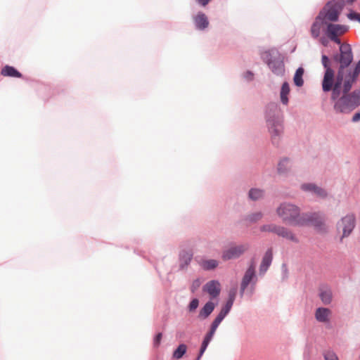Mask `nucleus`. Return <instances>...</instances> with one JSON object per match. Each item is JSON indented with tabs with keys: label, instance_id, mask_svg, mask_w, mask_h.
I'll list each match as a JSON object with an SVG mask.
<instances>
[{
	"label": "nucleus",
	"instance_id": "obj_48",
	"mask_svg": "<svg viewBox=\"0 0 360 360\" xmlns=\"http://www.w3.org/2000/svg\"><path fill=\"white\" fill-rule=\"evenodd\" d=\"M360 120V112H356L352 117V121L356 122Z\"/></svg>",
	"mask_w": 360,
	"mask_h": 360
},
{
	"label": "nucleus",
	"instance_id": "obj_41",
	"mask_svg": "<svg viewBox=\"0 0 360 360\" xmlns=\"http://www.w3.org/2000/svg\"><path fill=\"white\" fill-rule=\"evenodd\" d=\"M281 271H282V279L285 280L288 277V269L286 264L283 263L281 266Z\"/></svg>",
	"mask_w": 360,
	"mask_h": 360
},
{
	"label": "nucleus",
	"instance_id": "obj_10",
	"mask_svg": "<svg viewBox=\"0 0 360 360\" xmlns=\"http://www.w3.org/2000/svg\"><path fill=\"white\" fill-rule=\"evenodd\" d=\"M273 261V250L271 248H268L264 252L262 262L259 267V275L263 276L269 269Z\"/></svg>",
	"mask_w": 360,
	"mask_h": 360
},
{
	"label": "nucleus",
	"instance_id": "obj_14",
	"mask_svg": "<svg viewBox=\"0 0 360 360\" xmlns=\"http://www.w3.org/2000/svg\"><path fill=\"white\" fill-rule=\"evenodd\" d=\"M334 83V71L333 69L326 70L322 81V89L325 92L331 91L333 87Z\"/></svg>",
	"mask_w": 360,
	"mask_h": 360
},
{
	"label": "nucleus",
	"instance_id": "obj_20",
	"mask_svg": "<svg viewBox=\"0 0 360 360\" xmlns=\"http://www.w3.org/2000/svg\"><path fill=\"white\" fill-rule=\"evenodd\" d=\"M276 235L294 243H299V240L295 235L285 226H279Z\"/></svg>",
	"mask_w": 360,
	"mask_h": 360
},
{
	"label": "nucleus",
	"instance_id": "obj_24",
	"mask_svg": "<svg viewBox=\"0 0 360 360\" xmlns=\"http://www.w3.org/2000/svg\"><path fill=\"white\" fill-rule=\"evenodd\" d=\"M343 76L338 75L337 81L335 82L333 87H332L331 98L333 101H338L340 97V86L342 81Z\"/></svg>",
	"mask_w": 360,
	"mask_h": 360
},
{
	"label": "nucleus",
	"instance_id": "obj_31",
	"mask_svg": "<svg viewBox=\"0 0 360 360\" xmlns=\"http://www.w3.org/2000/svg\"><path fill=\"white\" fill-rule=\"evenodd\" d=\"M290 93V86L288 82H284L281 86L280 96L283 104L287 105L288 103V95Z\"/></svg>",
	"mask_w": 360,
	"mask_h": 360
},
{
	"label": "nucleus",
	"instance_id": "obj_47",
	"mask_svg": "<svg viewBox=\"0 0 360 360\" xmlns=\"http://www.w3.org/2000/svg\"><path fill=\"white\" fill-rule=\"evenodd\" d=\"M248 287L245 286L244 284L243 283H240V290H239V292H240V297H243L245 292V290L248 289Z\"/></svg>",
	"mask_w": 360,
	"mask_h": 360
},
{
	"label": "nucleus",
	"instance_id": "obj_15",
	"mask_svg": "<svg viewBox=\"0 0 360 360\" xmlns=\"http://www.w3.org/2000/svg\"><path fill=\"white\" fill-rule=\"evenodd\" d=\"M217 303H214L211 300H208L200 309L198 318L200 320L207 319L214 310Z\"/></svg>",
	"mask_w": 360,
	"mask_h": 360
},
{
	"label": "nucleus",
	"instance_id": "obj_25",
	"mask_svg": "<svg viewBox=\"0 0 360 360\" xmlns=\"http://www.w3.org/2000/svg\"><path fill=\"white\" fill-rule=\"evenodd\" d=\"M257 281L258 278L257 274L248 273L245 271L240 283L244 284L245 286L248 287L249 285L251 283H252L253 285H257Z\"/></svg>",
	"mask_w": 360,
	"mask_h": 360
},
{
	"label": "nucleus",
	"instance_id": "obj_9",
	"mask_svg": "<svg viewBox=\"0 0 360 360\" xmlns=\"http://www.w3.org/2000/svg\"><path fill=\"white\" fill-rule=\"evenodd\" d=\"M202 290L206 292L211 299L217 298L221 293V283L218 280H211L203 285Z\"/></svg>",
	"mask_w": 360,
	"mask_h": 360
},
{
	"label": "nucleus",
	"instance_id": "obj_16",
	"mask_svg": "<svg viewBox=\"0 0 360 360\" xmlns=\"http://www.w3.org/2000/svg\"><path fill=\"white\" fill-rule=\"evenodd\" d=\"M193 253L191 251L182 250L179 255V270L187 269L193 259Z\"/></svg>",
	"mask_w": 360,
	"mask_h": 360
},
{
	"label": "nucleus",
	"instance_id": "obj_43",
	"mask_svg": "<svg viewBox=\"0 0 360 360\" xmlns=\"http://www.w3.org/2000/svg\"><path fill=\"white\" fill-rule=\"evenodd\" d=\"M325 360H338V357L333 353H326L324 354Z\"/></svg>",
	"mask_w": 360,
	"mask_h": 360
},
{
	"label": "nucleus",
	"instance_id": "obj_46",
	"mask_svg": "<svg viewBox=\"0 0 360 360\" xmlns=\"http://www.w3.org/2000/svg\"><path fill=\"white\" fill-rule=\"evenodd\" d=\"M347 17L350 20H358V19L360 18V14L355 12H352L347 15Z\"/></svg>",
	"mask_w": 360,
	"mask_h": 360
},
{
	"label": "nucleus",
	"instance_id": "obj_26",
	"mask_svg": "<svg viewBox=\"0 0 360 360\" xmlns=\"http://www.w3.org/2000/svg\"><path fill=\"white\" fill-rule=\"evenodd\" d=\"M187 345L185 343L179 344L172 353V359L179 360L184 357L187 352Z\"/></svg>",
	"mask_w": 360,
	"mask_h": 360
},
{
	"label": "nucleus",
	"instance_id": "obj_7",
	"mask_svg": "<svg viewBox=\"0 0 360 360\" xmlns=\"http://www.w3.org/2000/svg\"><path fill=\"white\" fill-rule=\"evenodd\" d=\"M249 248L248 243L231 246L222 252L221 258L224 261L238 259L248 250Z\"/></svg>",
	"mask_w": 360,
	"mask_h": 360
},
{
	"label": "nucleus",
	"instance_id": "obj_23",
	"mask_svg": "<svg viewBox=\"0 0 360 360\" xmlns=\"http://www.w3.org/2000/svg\"><path fill=\"white\" fill-rule=\"evenodd\" d=\"M269 68L277 75H283L285 72V66L281 60H273L269 63Z\"/></svg>",
	"mask_w": 360,
	"mask_h": 360
},
{
	"label": "nucleus",
	"instance_id": "obj_22",
	"mask_svg": "<svg viewBox=\"0 0 360 360\" xmlns=\"http://www.w3.org/2000/svg\"><path fill=\"white\" fill-rule=\"evenodd\" d=\"M194 22L196 27L199 30H204L209 25L207 16L202 13H199L195 16Z\"/></svg>",
	"mask_w": 360,
	"mask_h": 360
},
{
	"label": "nucleus",
	"instance_id": "obj_35",
	"mask_svg": "<svg viewBox=\"0 0 360 360\" xmlns=\"http://www.w3.org/2000/svg\"><path fill=\"white\" fill-rule=\"evenodd\" d=\"M356 78L354 77V75L351 74L348 79H346L343 84V94H346L350 91L352 84L355 82Z\"/></svg>",
	"mask_w": 360,
	"mask_h": 360
},
{
	"label": "nucleus",
	"instance_id": "obj_44",
	"mask_svg": "<svg viewBox=\"0 0 360 360\" xmlns=\"http://www.w3.org/2000/svg\"><path fill=\"white\" fill-rule=\"evenodd\" d=\"M200 286V282L198 279H195L193 281L192 285L191 286V291L194 292L195 290Z\"/></svg>",
	"mask_w": 360,
	"mask_h": 360
},
{
	"label": "nucleus",
	"instance_id": "obj_11",
	"mask_svg": "<svg viewBox=\"0 0 360 360\" xmlns=\"http://www.w3.org/2000/svg\"><path fill=\"white\" fill-rule=\"evenodd\" d=\"M300 188L304 192L314 194L321 198L327 197V192L314 183H304L300 186Z\"/></svg>",
	"mask_w": 360,
	"mask_h": 360
},
{
	"label": "nucleus",
	"instance_id": "obj_27",
	"mask_svg": "<svg viewBox=\"0 0 360 360\" xmlns=\"http://www.w3.org/2000/svg\"><path fill=\"white\" fill-rule=\"evenodd\" d=\"M264 191L261 188H251L248 193V198L252 201H257L264 196Z\"/></svg>",
	"mask_w": 360,
	"mask_h": 360
},
{
	"label": "nucleus",
	"instance_id": "obj_40",
	"mask_svg": "<svg viewBox=\"0 0 360 360\" xmlns=\"http://www.w3.org/2000/svg\"><path fill=\"white\" fill-rule=\"evenodd\" d=\"M321 62H322V65L324 67V68L326 69V70H328V69H332L329 65V63H330L329 59L326 56H325V55L322 56Z\"/></svg>",
	"mask_w": 360,
	"mask_h": 360
},
{
	"label": "nucleus",
	"instance_id": "obj_5",
	"mask_svg": "<svg viewBox=\"0 0 360 360\" xmlns=\"http://www.w3.org/2000/svg\"><path fill=\"white\" fill-rule=\"evenodd\" d=\"M355 226L356 217L354 214H347L346 216L342 217L336 224L338 231L341 228L342 229V234L340 238V241L342 242L344 238L348 237L352 233Z\"/></svg>",
	"mask_w": 360,
	"mask_h": 360
},
{
	"label": "nucleus",
	"instance_id": "obj_42",
	"mask_svg": "<svg viewBox=\"0 0 360 360\" xmlns=\"http://www.w3.org/2000/svg\"><path fill=\"white\" fill-rule=\"evenodd\" d=\"M245 272L257 274L256 270H255V264L254 262H251L250 263V264L248 265V267L245 270Z\"/></svg>",
	"mask_w": 360,
	"mask_h": 360
},
{
	"label": "nucleus",
	"instance_id": "obj_13",
	"mask_svg": "<svg viewBox=\"0 0 360 360\" xmlns=\"http://www.w3.org/2000/svg\"><path fill=\"white\" fill-rule=\"evenodd\" d=\"M325 25L327 26L326 34L328 37L341 36L348 30V27L346 25L333 24L330 22Z\"/></svg>",
	"mask_w": 360,
	"mask_h": 360
},
{
	"label": "nucleus",
	"instance_id": "obj_53",
	"mask_svg": "<svg viewBox=\"0 0 360 360\" xmlns=\"http://www.w3.org/2000/svg\"><path fill=\"white\" fill-rule=\"evenodd\" d=\"M248 77H250L249 79H251L252 77V74H251V72H248Z\"/></svg>",
	"mask_w": 360,
	"mask_h": 360
},
{
	"label": "nucleus",
	"instance_id": "obj_29",
	"mask_svg": "<svg viewBox=\"0 0 360 360\" xmlns=\"http://www.w3.org/2000/svg\"><path fill=\"white\" fill-rule=\"evenodd\" d=\"M263 217L262 212H256L247 215L243 216L242 220L248 221L250 224L256 223Z\"/></svg>",
	"mask_w": 360,
	"mask_h": 360
},
{
	"label": "nucleus",
	"instance_id": "obj_30",
	"mask_svg": "<svg viewBox=\"0 0 360 360\" xmlns=\"http://www.w3.org/2000/svg\"><path fill=\"white\" fill-rule=\"evenodd\" d=\"M232 307L233 305L231 304H229L227 302H224L221 307V309L219 312V314L217 315V318H218L219 319H220V321H222L226 318V316L229 314V312L231 311V309H232Z\"/></svg>",
	"mask_w": 360,
	"mask_h": 360
},
{
	"label": "nucleus",
	"instance_id": "obj_54",
	"mask_svg": "<svg viewBox=\"0 0 360 360\" xmlns=\"http://www.w3.org/2000/svg\"><path fill=\"white\" fill-rule=\"evenodd\" d=\"M271 107H272V109L277 110V106L276 105H272Z\"/></svg>",
	"mask_w": 360,
	"mask_h": 360
},
{
	"label": "nucleus",
	"instance_id": "obj_52",
	"mask_svg": "<svg viewBox=\"0 0 360 360\" xmlns=\"http://www.w3.org/2000/svg\"><path fill=\"white\" fill-rule=\"evenodd\" d=\"M248 77H250L249 79H251L252 77V74H251V72H248Z\"/></svg>",
	"mask_w": 360,
	"mask_h": 360
},
{
	"label": "nucleus",
	"instance_id": "obj_4",
	"mask_svg": "<svg viewBox=\"0 0 360 360\" xmlns=\"http://www.w3.org/2000/svg\"><path fill=\"white\" fill-rule=\"evenodd\" d=\"M344 6L345 0H331L319 12V18H322L325 24L336 22Z\"/></svg>",
	"mask_w": 360,
	"mask_h": 360
},
{
	"label": "nucleus",
	"instance_id": "obj_49",
	"mask_svg": "<svg viewBox=\"0 0 360 360\" xmlns=\"http://www.w3.org/2000/svg\"><path fill=\"white\" fill-rule=\"evenodd\" d=\"M339 36H335V37H329L330 39L334 42H335L338 44H340V40L338 38Z\"/></svg>",
	"mask_w": 360,
	"mask_h": 360
},
{
	"label": "nucleus",
	"instance_id": "obj_28",
	"mask_svg": "<svg viewBox=\"0 0 360 360\" xmlns=\"http://www.w3.org/2000/svg\"><path fill=\"white\" fill-rule=\"evenodd\" d=\"M1 75L5 77H22V74L12 66L6 65L2 68Z\"/></svg>",
	"mask_w": 360,
	"mask_h": 360
},
{
	"label": "nucleus",
	"instance_id": "obj_50",
	"mask_svg": "<svg viewBox=\"0 0 360 360\" xmlns=\"http://www.w3.org/2000/svg\"><path fill=\"white\" fill-rule=\"evenodd\" d=\"M249 285H250V289H249L250 295H252L255 292L256 285H253V284L251 283Z\"/></svg>",
	"mask_w": 360,
	"mask_h": 360
},
{
	"label": "nucleus",
	"instance_id": "obj_38",
	"mask_svg": "<svg viewBox=\"0 0 360 360\" xmlns=\"http://www.w3.org/2000/svg\"><path fill=\"white\" fill-rule=\"evenodd\" d=\"M200 301L197 297H193L191 300L188 305V310L189 312H193L196 310L199 306Z\"/></svg>",
	"mask_w": 360,
	"mask_h": 360
},
{
	"label": "nucleus",
	"instance_id": "obj_19",
	"mask_svg": "<svg viewBox=\"0 0 360 360\" xmlns=\"http://www.w3.org/2000/svg\"><path fill=\"white\" fill-rule=\"evenodd\" d=\"M204 271H214L219 266V261L215 259H201L198 262Z\"/></svg>",
	"mask_w": 360,
	"mask_h": 360
},
{
	"label": "nucleus",
	"instance_id": "obj_3",
	"mask_svg": "<svg viewBox=\"0 0 360 360\" xmlns=\"http://www.w3.org/2000/svg\"><path fill=\"white\" fill-rule=\"evenodd\" d=\"M360 105V88L351 94H343L334 105L336 111L347 113L353 110Z\"/></svg>",
	"mask_w": 360,
	"mask_h": 360
},
{
	"label": "nucleus",
	"instance_id": "obj_12",
	"mask_svg": "<svg viewBox=\"0 0 360 360\" xmlns=\"http://www.w3.org/2000/svg\"><path fill=\"white\" fill-rule=\"evenodd\" d=\"M319 297L325 305L331 304L333 301V291L328 284H321L319 288Z\"/></svg>",
	"mask_w": 360,
	"mask_h": 360
},
{
	"label": "nucleus",
	"instance_id": "obj_21",
	"mask_svg": "<svg viewBox=\"0 0 360 360\" xmlns=\"http://www.w3.org/2000/svg\"><path fill=\"white\" fill-rule=\"evenodd\" d=\"M323 25H325L323 20L322 18H319V15H318L310 30L311 34L314 38L319 37Z\"/></svg>",
	"mask_w": 360,
	"mask_h": 360
},
{
	"label": "nucleus",
	"instance_id": "obj_32",
	"mask_svg": "<svg viewBox=\"0 0 360 360\" xmlns=\"http://www.w3.org/2000/svg\"><path fill=\"white\" fill-rule=\"evenodd\" d=\"M290 167V159H281L278 164V172L280 174H285Z\"/></svg>",
	"mask_w": 360,
	"mask_h": 360
},
{
	"label": "nucleus",
	"instance_id": "obj_45",
	"mask_svg": "<svg viewBox=\"0 0 360 360\" xmlns=\"http://www.w3.org/2000/svg\"><path fill=\"white\" fill-rule=\"evenodd\" d=\"M359 73H360V60L356 65V67L352 74L354 75V78H357Z\"/></svg>",
	"mask_w": 360,
	"mask_h": 360
},
{
	"label": "nucleus",
	"instance_id": "obj_1",
	"mask_svg": "<svg viewBox=\"0 0 360 360\" xmlns=\"http://www.w3.org/2000/svg\"><path fill=\"white\" fill-rule=\"evenodd\" d=\"M276 213L285 224L300 226L302 213L300 212L298 206L288 202H283L277 207Z\"/></svg>",
	"mask_w": 360,
	"mask_h": 360
},
{
	"label": "nucleus",
	"instance_id": "obj_33",
	"mask_svg": "<svg viewBox=\"0 0 360 360\" xmlns=\"http://www.w3.org/2000/svg\"><path fill=\"white\" fill-rule=\"evenodd\" d=\"M304 69L302 68H299L294 75L293 81L296 86H302L304 84V81L302 79L304 75Z\"/></svg>",
	"mask_w": 360,
	"mask_h": 360
},
{
	"label": "nucleus",
	"instance_id": "obj_51",
	"mask_svg": "<svg viewBox=\"0 0 360 360\" xmlns=\"http://www.w3.org/2000/svg\"><path fill=\"white\" fill-rule=\"evenodd\" d=\"M196 1H197V2H198L199 4H200V5L203 6H206V5H207V4H208L211 0H196Z\"/></svg>",
	"mask_w": 360,
	"mask_h": 360
},
{
	"label": "nucleus",
	"instance_id": "obj_55",
	"mask_svg": "<svg viewBox=\"0 0 360 360\" xmlns=\"http://www.w3.org/2000/svg\"><path fill=\"white\" fill-rule=\"evenodd\" d=\"M355 1H356V0H347V1H348L349 3H353V2H354Z\"/></svg>",
	"mask_w": 360,
	"mask_h": 360
},
{
	"label": "nucleus",
	"instance_id": "obj_39",
	"mask_svg": "<svg viewBox=\"0 0 360 360\" xmlns=\"http://www.w3.org/2000/svg\"><path fill=\"white\" fill-rule=\"evenodd\" d=\"M162 333L161 332H159L158 333L154 338H153V347L155 348H158L159 347V346L160 345V343H161V341H162Z\"/></svg>",
	"mask_w": 360,
	"mask_h": 360
},
{
	"label": "nucleus",
	"instance_id": "obj_2",
	"mask_svg": "<svg viewBox=\"0 0 360 360\" xmlns=\"http://www.w3.org/2000/svg\"><path fill=\"white\" fill-rule=\"evenodd\" d=\"M325 214L322 212H302V217L299 227L311 226L315 231L321 234L328 232V228L325 224Z\"/></svg>",
	"mask_w": 360,
	"mask_h": 360
},
{
	"label": "nucleus",
	"instance_id": "obj_8",
	"mask_svg": "<svg viewBox=\"0 0 360 360\" xmlns=\"http://www.w3.org/2000/svg\"><path fill=\"white\" fill-rule=\"evenodd\" d=\"M266 122L273 141H278L279 137L283 133V125L281 120L278 117H271L268 115Z\"/></svg>",
	"mask_w": 360,
	"mask_h": 360
},
{
	"label": "nucleus",
	"instance_id": "obj_36",
	"mask_svg": "<svg viewBox=\"0 0 360 360\" xmlns=\"http://www.w3.org/2000/svg\"><path fill=\"white\" fill-rule=\"evenodd\" d=\"M237 295V289L236 288H231L228 291V297L226 302L233 305Z\"/></svg>",
	"mask_w": 360,
	"mask_h": 360
},
{
	"label": "nucleus",
	"instance_id": "obj_37",
	"mask_svg": "<svg viewBox=\"0 0 360 360\" xmlns=\"http://www.w3.org/2000/svg\"><path fill=\"white\" fill-rule=\"evenodd\" d=\"M209 345H210L209 342H205L204 340L202 341L199 351H198V354L196 358L195 359V360H200V359L203 356V354H204L205 352L206 351Z\"/></svg>",
	"mask_w": 360,
	"mask_h": 360
},
{
	"label": "nucleus",
	"instance_id": "obj_34",
	"mask_svg": "<svg viewBox=\"0 0 360 360\" xmlns=\"http://www.w3.org/2000/svg\"><path fill=\"white\" fill-rule=\"evenodd\" d=\"M278 227V225L274 224H269L261 226L259 229L262 232H269L277 234Z\"/></svg>",
	"mask_w": 360,
	"mask_h": 360
},
{
	"label": "nucleus",
	"instance_id": "obj_18",
	"mask_svg": "<svg viewBox=\"0 0 360 360\" xmlns=\"http://www.w3.org/2000/svg\"><path fill=\"white\" fill-rule=\"evenodd\" d=\"M222 321H220L218 318L215 317L214 319L211 323L208 331L206 333L205 336L203 337L202 340L210 343L213 337L216 333V330Z\"/></svg>",
	"mask_w": 360,
	"mask_h": 360
},
{
	"label": "nucleus",
	"instance_id": "obj_17",
	"mask_svg": "<svg viewBox=\"0 0 360 360\" xmlns=\"http://www.w3.org/2000/svg\"><path fill=\"white\" fill-rule=\"evenodd\" d=\"M331 311L328 308L320 307L316 309L315 319L318 322L320 323H328L329 322V316Z\"/></svg>",
	"mask_w": 360,
	"mask_h": 360
},
{
	"label": "nucleus",
	"instance_id": "obj_6",
	"mask_svg": "<svg viewBox=\"0 0 360 360\" xmlns=\"http://www.w3.org/2000/svg\"><path fill=\"white\" fill-rule=\"evenodd\" d=\"M340 54L336 56L335 59L340 63V68L338 75L343 76V70L348 67L353 60V55L351 47L349 44H342L340 47Z\"/></svg>",
	"mask_w": 360,
	"mask_h": 360
}]
</instances>
